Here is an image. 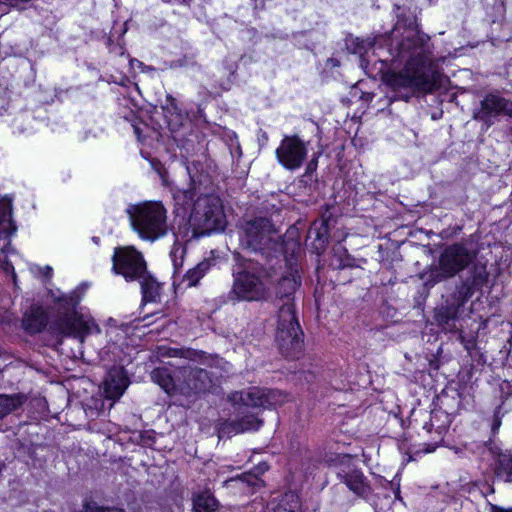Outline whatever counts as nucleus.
Listing matches in <instances>:
<instances>
[{
	"mask_svg": "<svg viewBox=\"0 0 512 512\" xmlns=\"http://www.w3.org/2000/svg\"><path fill=\"white\" fill-rule=\"evenodd\" d=\"M96 409H99V407H98V406H96ZM96 414H97V410H91V412H90V416H92V417H93V416H95Z\"/></svg>",
	"mask_w": 512,
	"mask_h": 512,
	"instance_id": "obj_37",
	"label": "nucleus"
},
{
	"mask_svg": "<svg viewBox=\"0 0 512 512\" xmlns=\"http://www.w3.org/2000/svg\"><path fill=\"white\" fill-rule=\"evenodd\" d=\"M191 219L204 231L223 229L225 215L220 198L213 194L199 196L193 205Z\"/></svg>",
	"mask_w": 512,
	"mask_h": 512,
	"instance_id": "obj_9",
	"label": "nucleus"
},
{
	"mask_svg": "<svg viewBox=\"0 0 512 512\" xmlns=\"http://www.w3.org/2000/svg\"><path fill=\"white\" fill-rule=\"evenodd\" d=\"M432 427H433V425H432V424H428V423H426V424L423 426V428H424L425 430H427V432H430V431H431V429H432Z\"/></svg>",
	"mask_w": 512,
	"mask_h": 512,
	"instance_id": "obj_35",
	"label": "nucleus"
},
{
	"mask_svg": "<svg viewBox=\"0 0 512 512\" xmlns=\"http://www.w3.org/2000/svg\"><path fill=\"white\" fill-rule=\"evenodd\" d=\"M211 262L209 260H203L198 263L192 269H189L183 277V282L186 283L187 287H193L198 284L206 273L210 270Z\"/></svg>",
	"mask_w": 512,
	"mask_h": 512,
	"instance_id": "obj_24",
	"label": "nucleus"
},
{
	"mask_svg": "<svg viewBox=\"0 0 512 512\" xmlns=\"http://www.w3.org/2000/svg\"><path fill=\"white\" fill-rule=\"evenodd\" d=\"M470 297L471 290L468 284H458L445 303L435 309L434 317L437 324L446 331H457L456 320L460 316L461 308Z\"/></svg>",
	"mask_w": 512,
	"mask_h": 512,
	"instance_id": "obj_10",
	"label": "nucleus"
},
{
	"mask_svg": "<svg viewBox=\"0 0 512 512\" xmlns=\"http://www.w3.org/2000/svg\"><path fill=\"white\" fill-rule=\"evenodd\" d=\"M50 297L54 303V319L51 329L64 336H72L80 339L94 332L99 333L100 328L87 314L78 310L81 301L80 292L74 290L69 294L58 291H51Z\"/></svg>",
	"mask_w": 512,
	"mask_h": 512,
	"instance_id": "obj_4",
	"label": "nucleus"
},
{
	"mask_svg": "<svg viewBox=\"0 0 512 512\" xmlns=\"http://www.w3.org/2000/svg\"><path fill=\"white\" fill-rule=\"evenodd\" d=\"M192 0H177L178 4L189 6Z\"/></svg>",
	"mask_w": 512,
	"mask_h": 512,
	"instance_id": "obj_33",
	"label": "nucleus"
},
{
	"mask_svg": "<svg viewBox=\"0 0 512 512\" xmlns=\"http://www.w3.org/2000/svg\"><path fill=\"white\" fill-rule=\"evenodd\" d=\"M496 473L502 477L506 482H512V456L508 454H501L498 459Z\"/></svg>",
	"mask_w": 512,
	"mask_h": 512,
	"instance_id": "obj_27",
	"label": "nucleus"
},
{
	"mask_svg": "<svg viewBox=\"0 0 512 512\" xmlns=\"http://www.w3.org/2000/svg\"><path fill=\"white\" fill-rule=\"evenodd\" d=\"M301 503L294 492H287L278 498H273L262 512H300Z\"/></svg>",
	"mask_w": 512,
	"mask_h": 512,
	"instance_id": "obj_19",
	"label": "nucleus"
},
{
	"mask_svg": "<svg viewBox=\"0 0 512 512\" xmlns=\"http://www.w3.org/2000/svg\"><path fill=\"white\" fill-rule=\"evenodd\" d=\"M184 253H185L184 248L181 245H178V244L173 245L171 252H170V258H171V261H172L175 271H177L180 267H182Z\"/></svg>",
	"mask_w": 512,
	"mask_h": 512,
	"instance_id": "obj_28",
	"label": "nucleus"
},
{
	"mask_svg": "<svg viewBox=\"0 0 512 512\" xmlns=\"http://www.w3.org/2000/svg\"><path fill=\"white\" fill-rule=\"evenodd\" d=\"M164 3H177V0H162Z\"/></svg>",
	"mask_w": 512,
	"mask_h": 512,
	"instance_id": "obj_38",
	"label": "nucleus"
},
{
	"mask_svg": "<svg viewBox=\"0 0 512 512\" xmlns=\"http://www.w3.org/2000/svg\"><path fill=\"white\" fill-rule=\"evenodd\" d=\"M162 108L165 112V116L169 118V123L172 122V117L175 118V125H180L183 119L181 110L179 109L176 99L168 94L166 96L165 104L162 105Z\"/></svg>",
	"mask_w": 512,
	"mask_h": 512,
	"instance_id": "obj_26",
	"label": "nucleus"
},
{
	"mask_svg": "<svg viewBox=\"0 0 512 512\" xmlns=\"http://www.w3.org/2000/svg\"><path fill=\"white\" fill-rule=\"evenodd\" d=\"M51 274H52V268H51L50 266H46V267L44 268V275H45L46 277H50V276H51Z\"/></svg>",
	"mask_w": 512,
	"mask_h": 512,
	"instance_id": "obj_31",
	"label": "nucleus"
},
{
	"mask_svg": "<svg viewBox=\"0 0 512 512\" xmlns=\"http://www.w3.org/2000/svg\"><path fill=\"white\" fill-rule=\"evenodd\" d=\"M217 504V500L208 491L199 493L193 498L195 512H212L216 509Z\"/></svg>",
	"mask_w": 512,
	"mask_h": 512,
	"instance_id": "obj_25",
	"label": "nucleus"
},
{
	"mask_svg": "<svg viewBox=\"0 0 512 512\" xmlns=\"http://www.w3.org/2000/svg\"><path fill=\"white\" fill-rule=\"evenodd\" d=\"M260 133H261V138H259V140H262L265 143L268 140V135L266 132H264L262 130L260 131Z\"/></svg>",
	"mask_w": 512,
	"mask_h": 512,
	"instance_id": "obj_32",
	"label": "nucleus"
},
{
	"mask_svg": "<svg viewBox=\"0 0 512 512\" xmlns=\"http://www.w3.org/2000/svg\"><path fill=\"white\" fill-rule=\"evenodd\" d=\"M346 49L359 55L361 66L370 50L385 45L389 57L382 61L404 63L400 72L387 75L386 82L394 93L392 100L408 101L418 93H432L439 87V74L433 69L430 37L421 32L415 16L399 15L388 35L362 39L349 35Z\"/></svg>",
	"mask_w": 512,
	"mask_h": 512,
	"instance_id": "obj_1",
	"label": "nucleus"
},
{
	"mask_svg": "<svg viewBox=\"0 0 512 512\" xmlns=\"http://www.w3.org/2000/svg\"><path fill=\"white\" fill-rule=\"evenodd\" d=\"M129 385V379L122 367L111 368L103 383L104 394L107 399L116 401L124 394Z\"/></svg>",
	"mask_w": 512,
	"mask_h": 512,
	"instance_id": "obj_16",
	"label": "nucleus"
},
{
	"mask_svg": "<svg viewBox=\"0 0 512 512\" xmlns=\"http://www.w3.org/2000/svg\"><path fill=\"white\" fill-rule=\"evenodd\" d=\"M289 395L280 391L252 387L243 391L233 392L229 400L235 408L237 418L225 422L219 429V437H231L233 434L255 431L262 425V420L248 408H273L288 401Z\"/></svg>",
	"mask_w": 512,
	"mask_h": 512,
	"instance_id": "obj_2",
	"label": "nucleus"
},
{
	"mask_svg": "<svg viewBox=\"0 0 512 512\" xmlns=\"http://www.w3.org/2000/svg\"><path fill=\"white\" fill-rule=\"evenodd\" d=\"M16 232V226L12 221L11 199H0V263L4 264L6 272H12L13 280L16 279L14 267L7 262V251L10 246V237Z\"/></svg>",
	"mask_w": 512,
	"mask_h": 512,
	"instance_id": "obj_14",
	"label": "nucleus"
},
{
	"mask_svg": "<svg viewBox=\"0 0 512 512\" xmlns=\"http://www.w3.org/2000/svg\"><path fill=\"white\" fill-rule=\"evenodd\" d=\"M316 167H317V160L316 159L311 160L307 165L306 174H309V173L313 172L314 170H316Z\"/></svg>",
	"mask_w": 512,
	"mask_h": 512,
	"instance_id": "obj_30",
	"label": "nucleus"
},
{
	"mask_svg": "<svg viewBox=\"0 0 512 512\" xmlns=\"http://www.w3.org/2000/svg\"><path fill=\"white\" fill-rule=\"evenodd\" d=\"M27 397L24 394H0V420L22 408Z\"/></svg>",
	"mask_w": 512,
	"mask_h": 512,
	"instance_id": "obj_22",
	"label": "nucleus"
},
{
	"mask_svg": "<svg viewBox=\"0 0 512 512\" xmlns=\"http://www.w3.org/2000/svg\"><path fill=\"white\" fill-rule=\"evenodd\" d=\"M136 280L140 282L143 301L156 302L159 299L161 285L155 278L148 274L147 270Z\"/></svg>",
	"mask_w": 512,
	"mask_h": 512,
	"instance_id": "obj_21",
	"label": "nucleus"
},
{
	"mask_svg": "<svg viewBox=\"0 0 512 512\" xmlns=\"http://www.w3.org/2000/svg\"><path fill=\"white\" fill-rule=\"evenodd\" d=\"M48 323V316L42 306L33 304L23 314L22 328L30 335L38 334L44 330Z\"/></svg>",
	"mask_w": 512,
	"mask_h": 512,
	"instance_id": "obj_17",
	"label": "nucleus"
},
{
	"mask_svg": "<svg viewBox=\"0 0 512 512\" xmlns=\"http://www.w3.org/2000/svg\"><path fill=\"white\" fill-rule=\"evenodd\" d=\"M184 196H185V198H188L189 201L193 200L192 194L188 191L184 192Z\"/></svg>",
	"mask_w": 512,
	"mask_h": 512,
	"instance_id": "obj_34",
	"label": "nucleus"
},
{
	"mask_svg": "<svg viewBox=\"0 0 512 512\" xmlns=\"http://www.w3.org/2000/svg\"><path fill=\"white\" fill-rule=\"evenodd\" d=\"M178 379V393L192 396L208 391L212 386V379L205 369L198 367H182L176 369Z\"/></svg>",
	"mask_w": 512,
	"mask_h": 512,
	"instance_id": "obj_13",
	"label": "nucleus"
},
{
	"mask_svg": "<svg viewBox=\"0 0 512 512\" xmlns=\"http://www.w3.org/2000/svg\"><path fill=\"white\" fill-rule=\"evenodd\" d=\"M229 297L235 301L259 302L269 299L274 280L269 270L251 260L238 263L232 272Z\"/></svg>",
	"mask_w": 512,
	"mask_h": 512,
	"instance_id": "obj_5",
	"label": "nucleus"
},
{
	"mask_svg": "<svg viewBox=\"0 0 512 512\" xmlns=\"http://www.w3.org/2000/svg\"><path fill=\"white\" fill-rule=\"evenodd\" d=\"M126 213L132 229L143 240L154 242L168 232L167 210L160 201L130 204Z\"/></svg>",
	"mask_w": 512,
	"mask_h": 512,
	"instance_id": "obj_6",
	"label": "nucleus"
},
{
	"mask_svg": "<svg viewBox=\"0 0 512 512\" xmlns=\"http://www.w3.org/2000/svg\"><path fill=\"white\" fill-rule=\"evenodd\" d=\"M308 153V143L298 135L284 136L275 151L278 162L287 170L299 169Z\"/></svg>",
	"mask_w": 512,
	"mask_h": 512,
	"instance_id": "obj_12",
	"label": "nucleus"
},
{
	"mask_svg": "<svg viewBox=\"0 0 512 512\" xmlns=\"http://www.w3.org/2000/svg\"><path fill=\"white\" fill-rule=\"evenodd\" d=\"M299 282L294 273L283 276L277 283L276 294L283 303L279 306L276 342L280 352L290 358L297 357L303 349V332L295 316L292 295Z\"/></svg>",
	"mask_w": 512,
	"mask_h": 512,
	"instance_id": "obj_3",
	"label": "nucleus"
},
{
	"mask_svg": "<svg viewBox=\"0 0 512 512\" xmlns=\"http://www.w3.org/2000/svg\"><path fill=\"white\" fill-rule=\"evenodd\" d=\"M337 476L357 496L367 497L370 494L371 488L359 469L343 470L338 472Z\"/></svg>",
	"mask_w": 512,
	"mask_h": 512,
	"instance_id": "obj_18",
	"label": "nucleus"
},
{
	"mask_svg": "<svg viewBox=\"0 0 512 512\" xmlns=\"http://www.w3.org/2000/svg\"><path fill=\"white\" fill-rule=\"evenodd\" d=\"M240 245L243 249L270 255L279 246V236L269 218L255 217L241 225Z\"/></svg>",
	"mask_w": 512,
	"mask_h": 512,
	"instance_id": "obj_8",
	"label": "nucleus"
},
{
	"mask_svg": "<svg viewBox=\"0 0 512 512\" xmlns=\"http://www.w3.org/2000/svg\"><path fill=\"white\" fill-rule=\"evenodd\" d=\"M500 114L512 117V102L499 95L488 94L481 101V109L474 115V118L488 122L491 117Z\"/></svg>",
	"mask_w": 512,
	"mask_h": 512,
	"instance_id": "obj_15",
	"label": "nucleus"
},
{
	"mask_svg": "<svg viewBox=\"0 0 512 512\" xmlns=\"http://www.w3.org/2000/svg\"><path fill=\"white\" fill-rule=\"evenodd\" d=\"M489 506V512H512V507L510 508H504L500 507L498 505L488 503Z\"/></svg>",
	"mask_w": 512,
	"mask_h": 512,
	"instance_id": "obj_29",
	"label": "nucleus"
},
{
	"mask_svg": "<svg viewBox=\"0 0 512 512\" xmlns=\"http://www.w3.org/2000/svg\"><path fill=\"white\" fill-rule=\"evenodd\" d=\"M475 253L465 245L455 243L447 246L440 254L438 261L428 266L421 274L426 287L450 279L466 269L474 260Z\"/></svg>",
	"mask_w": 512,
	"mask_h": 512,
	"instance_id": "obj_7",
	"label": "nucleus"
},
{
	"mask_svg": "<svg viewBox=\"0 0 512 512\" xmlns=\"http://www.w3.org/2000/svg\"><path fill=\"white\" fill-rule=\"evenodd\" d=\"M151 378L153 382L158 384L167 394L178 393V379L176 371L174 375L170 373L168 368L159 367L152 371Z\"/></svg>",
	"mask_w": 512,
	"mask_h": 512,
	"instance_id": "obj_20",
	"label": "nucleus"
},
{
	"mask_svg": "<svg viewBox=\"0 0 512 512\" xmlns=\"http://www.w3.org/2000/svg\"><path fill=\"white\" fill-rule=\"evenodd\" d=\"M112 260L113 270L129 281L136 280L146 271L142 254L132 246L116 248Z\"/></svg>",
	"mask_w": 512,
	"mask_h": 512,
	"instance_id": "obj_11",
	"label": "nucleus"
},
{
	"mask_svg": "<svg viewBox=\"0 0 512 512\" xmlns=\"http://www.w3.org/2000/svg\"><path fill=\"white\" fill-rule=\"evenodd\" d=\"M435 445H429L428 448L425 450L426 452H433L435 450Z\"/></svg>",
	"mask_w": 512,
	"mask_h": 512,
	"instance_id": "obj_36",
	"label": "nucleus"
},
{
	"mask_svg": "<svg viewBox=\"0 0 512 512\" xmlns=\"http://www.w3.org/2000/svg\"><path fill=\"white\" fill-rule=\"evenodd\" d=\"M487 279L488 272L486 265L481 263H475L470 271V277L461 281L460 284H468L472 296L474 294V289L485 284L487 282Z\"/></svg>",
	"mask_w": 512,
	"mask_h": 512,
	"instance_id": "obj_23",
	"label": "nucleus"
}]
</instances>
